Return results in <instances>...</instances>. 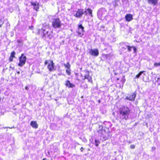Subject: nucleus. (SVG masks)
I'll return each mask as SVG.
<instances>
[{
    "label": "nucleus",
    "mask_w": 160,
    "mask_h": 160,
    "mask_svg": "<svg viewBox=\"0 0 160 160\" xmlns=\"http://www.w3.org/2000/svg\"><path fill=\"white\" fill-rule=\"evenodd\" d=\"M3 22L1 20H0V28L2 26L3 24Z\"/></svg>",
    "instance_id": "obj_23"
},
{
    "label": "nucleus",
    "mask_w": 160,
    "mask_h": 160,
    "mask_svg": "<svg viewBox=\"0 0 160 160\" xmlns=\"http://www.w3.org/2000/svg\"><path fill=\"white\" fill-rule=\"evenodd\" d=\"M15 52L14 51H13L12 52L10 56L13 58L15 57Z\"/></svg>",
    "instance_id": "obj_20"
},
{
    "label": "nucleus",
    "mask_w": 160,
    "mask_h": 160,
    "mask_svg": "<svg viewBox=\"0 0 160 160\" xmlns=\"http://www.w3.org/2000/svg\"><path fill=\"white\" fill-rule=\"evenodd\" d=\"M99 128H100V130L99 131H98V132L99 133H102V132L101 129H102V127L101 126H99Z\"/></svg>",
    "instance_id": "obj_22"
},
{
    "label": "nucleus",
    "mask_w": 160,
    "mask_h": 160,
    "mask_svg": "<svg viewBox=\"0 0 160 160\" xmlns=\"http://www.w3.org/2000/svg\"><path fill=\"white\" fill-rule=\"evenodd\" d=\"M135 146L133 145H132L130 146V148L132 149H134L135 148Z\"/></svg>",
    "instance_id": "obj_27"
},
{
    "label": "nucleus",
    "mask_w": 160,
    "mask_h": 160,
    "mask_svg": "<svg viewBox=\"0 0 160 160\" xmlns=\"http://www.w3.org/2000/svg\"><path fill=\"white\" fill-rule=\"evenodd\" d=\"M66 72L69 75L71 74V69H67L66 70Z\"/></svg>",
    "instance_id": "obj_18"
},
{
    "label": "nucleus",
    "mask_w": 160,
    "mask_h": 160,
    "mask_svg": "<svg viewBox=\"0 0 160 160\" xmlns=\"http://www.w3.org/2000/svg\"><path fill=\"white\" fill-rule=\"evenodd\" d=\"M85 79H87L88 80V82H92V80L91 77L90 76L88 72H86L84 76V78L83 79L84 80Z\"/></svg>",
    "instance_id": "obj_7"
},
{
    "label": "nucleus",
    "mask_w": 160,
    "mask_h": 160,
    "mask_svg": "<svg viewBox=\"0 0 160 160\" xmlns=\"http://www.w3.org/2000/svg\"><path fill=\"white\" fill-rule=\"evenodd\" d=\"M125 18L127 21L130 22L133 19V16L131 14H128L126 15Z\"/></svg>",
    "instance_id": "obj_9"
},
{
    "label": "nucleus",
    "mask_w": 160,
    "mask_h": 160,
    "mask_svg": "<svg viewBox=\"0 0 160 160\" xmlns=\"http://www.w3.org/2000/svg\"><path fill=\"white\" fill-rule=\"evenodd\" d=\"M52 25L54 28H60L61 24L59 19V18L54 19L52 22Z\"/></svg>",
    "instance_id": "obj_3"
},
{
    "label": "nucleus",
    "mask_w": 160,
    "mask_h": 160,
    "mask_svg": "<svg viewBox=\"0 0 160 160\" xmlns=\"http://www.w3.org/2000/svg\"><path fill=\"white\" fill-rule=\"evenodd\" d=\"M151 74H153V72H152L151 73Z\"/></svg>",
    "instance_id": "obj_35"
},
{
    "label": "nucleus",
    "mask_w": 160,
    "mask_h": 160,
    "mask_svg": "<svg viewBox=\"0 0 160 160\" xmlns=\"http://www.w3.org/2000/svg\"><path fill=\"white\" fill-rule=\"evenodd\" d=\"M17 73H18V74H20V72H19V71H18V72H17Z\"/></svg>",
    "instance_id": "obj_31"
},
{
    "label": "nucleus",
    "mask_w": 160,
    "mask_h": 160,
    "mask_svg": "<svg viewBox=\"0 0 160 160\" xmlns=\"http://www.w3.org/2000/svg\"><path fill=\"white\" fill-rule=\"evenodd\" d=\"M65 85L69 88H73L75 86L74 85L71 83L68 80H67L65 82Z\"/></svg>",
    "instance_id": "obj_11"
},
{
    "label": "nucleus",
    "mask_w": 160,
    "mask_h": 160,
    "mask_svg": "<svg viewBox=\"0 0 160 160\" xmlns=\"http://www.w3.org/2000/svg\"><path fill=\"white\" fill-rule=\"evenodd\" d=\"M136 96V95L135 93H133L132 95L130 96L129 97H127L126 99L130 101H133L134 100Z\"/></svg>",
    "instance_id": "obj_14"
},
{
    "label": "nucleus",
    "mask_w": 160,
    "mask_h": 160,
    "mask_svg": "<svg viewBox=\"0 0 160 160\" xmlns=\"http://www.w3.org/2000/svg\"><path fill=\"white\" fill-rule=\"evenodd\" d=\"M134 50H135L136 48H135V47H134Z\"/></svg>",
    "instance_id": "obj_34"
},
{
    "label": "nucleus",
    "mask_w": 160,
    "mask_h": 160,
    "mask_svg": "<svg viewBox=\"0 0 160 160\" xmlns=\"http://www.w3.org/2000/svg\"><path fill=\"white\" fill-rule=\"evenodd\" d=\"M158 0H148V2L149 3H151L154 5H156L157 3Z\"/></svg>",
    "instance_id": "obj_16"
},
{
    "label": "nucleus",
    "mask_w": 160,
    "mask_h": 160,
    "mask_svg": "<svg viewBox=\"0 0 160 160\" xmlns=\"http://www.w3.org/2000/svg\"><path fill=\"white\" fill-rule=\"evenodd\" d=\"M157 82H159V85H160V78H158V80L157 81Z\"/></svg>",
    "instance_id": "obj_28"
},
{
    "label": "nucleus",
    "mask_w": 160,
    "mask_h": 160,
    "mask_svg": "<svg viewBox=\"0 0 160 160\" xmlns=\"http://www.w3.org/2000/svg\"><path fill=\"white\" fill-rule=\"evenodd\" d=\"M31 5L34 7V9L37 11L39 8V3L37 2H31Z\"/></svg>",
    "instance_id": "obj_10"
},
{
    "label": "nucleus",
    "mask_w": 160,
    "mask_h": 160,
    "mask_svg": "<svg viewBox=\"0 0 160 160\" xmlns=\"http://www.w3.org/2000/svg\"><path fill=\"white\" fill-rule=\"evenodd\" d=\"M64 65L67 69H70V65L69 62H67L66 64H64Z\"/></svg>",
    "instance_id": "obj_17"
},
{
    "label": "nucleus",
    "mask_w": 160,
    "mask_h": 160,
    "mask_svg": "<svg viewBox=\"0 0 160 160\" xmlns=\"http://www.w3.org/2000/svg\"><path fill=\"white\" fill-rule=\"evenodd\" d=\"M38 33L39 34V31H38Z\"/></svg>",
    "instance_id": "obj_36"
},
{
    "label": "nucleus",
    "mask_w": 160,
    "mask_h": 160,
    "mask_svg": "<svg viewBox=\"0 0 160 160\" xmlns=\"http://www.w3.org/2000/svg\"><path fill=\"white\" fill-rule=\"evenodd\" d=\"M127 47H128V50L129 51H131L132 47L130 46H127Z\"/></svg>",
    "instance_id": "obj_26"
},
{
    "label": "nucleus",
    "mask_w": 160,
    "mask_h": 160,
    "mask_svg": "<svg viewBox=\"0 0 160 160\" xmlns=\"http://www.w3.org/2000/svg\"><path fill=\"white\" fill-rule=\"evenodd\" d=\"M83 148L82 147L80 149V150L81 152H83Z\"/></svg>",
    "instance_id": "obj_30"
},
{
    "label": "nucleus",
    "mask_w": 160,
    "mask_h": 160,
    "mask_svg": "<svg viewBox=\"0 0 160 160\" xmlns=\"http://www.w3.org/2000/svg\"><path fill=\"white\" fill-rule=\"evenodd\" d=\"M98 102H100V101H99Z\"/></svg>",
    "instance_id": "obj_38"
},
{
    "label": "nucleus",
    "mask_w": 160,
    "mask_h": 160,
    "mask_svg": "<svg viewBox=\"0 0 160 160\" xmlns=\"http://www.w3.org/2000/svg\"><path fill=\"white\" fill-rule=\"evenodd\" d=\"M96 146H98V144H96Z\"/></svg>",
    "instance_id": "obj_33"
},
{
    "label": "nucleus",
    "mask_w": 160,
    "mask_h": 160,
    "mask_svg": "<svg viewBox=\"0 0 160 160\" xmlns=\"http://www.w3.org/2000/svg\"><path fill=\"white\" fill-rule=\"evenodd\" d=\"M89 53L91 55L94 56H97L99 54V51L97 49H91Z\"/></svg>",
    "instance_id": "obj_6"
},
{
    "label": "nucleus",
    "mask_w": 160,
    "mask_h": 160,
    "mask_svg": "<svg viewBox=\"0 0 160 160\" xmlns=\"http://www.w3.org/2000/svg\"><path fill=\"white\" fill-rule=\"evenodd\" d=\"M84 28L82 24H80L78 25V35L80 37H82L83 35L84 32Z\"/></svg>",
    "instance_id": "obj_5"
},
{
    "label": "nucleus",
    "mask_w": 160,
    "mask_h": 160,
    "mask_svg": "<svg viewBox=\"0 0 160 160\" xmlns=\"http://www.w3.org/2000/svg\"><path fill=\"white\" fill-rule=\"evenodd\" d=\"M154 67H157L158 66H160V62L155 63H154Z\"/></svg>",
    "instance_id": "obj_21"
},
{
    "label": "nucleus",
    "mask_w": 160,
    "mask_h": 160,
    "mask_svg": "<svg viewBox=\"0 0 160 160\" xmlns=\"http://www.w3.org/2000/svg\"><path fill=\"white\" fill-rule=\"evenodd\" d=\"M47 34L48 37L50 39L52 38L53 37L52 32V31H47Z\"/></svg>",
    "instance_id": "obj_15"
},
{
    "label": "nucleus",
    "mask_w": 160,
    "mask_h": 160,
    "mask_svg": "<svg viewBox=\"0 0 160 160\" xmlns=\"http://www.w3.org/2000/svg\"><path fill=\"white\" fill-rule=\"evenodd\" d=\"M83 13V11L82 9H78L75 16L77 18H80L82 17Z\"/></svg>",
    "instance_id": "obj_8"
},
{
    "label": "nucleus",
    "mask_w": 160,
    "mask_h": 160,
    "mask_svg": "<svg viewBox=\"0 0 160 160\" xmlns=\"http://www.w3.org/2000/svg\"><path fill=\"white\" fill-rule=\"evenodd\" d=\"M48 64L47 68L50 72H52L54 70V63L52 60H46L45 64L46 65Z\"/></svg>",
    "instance_id": "obj_2"
},
{
    "label": "nucleus",
    "mask_w": 160,
    "mask_h": 160,
    "mask_svg": "<svg viewBox=\"0 0 160 160\" xmlns=\"http://www.w3.org/2000/svg\"><path fill=\"white\" fill-rule=\"evenodd\" d=\"M82 98H83V96H82Z\"/></svg>",
    "instance_id": "obj_37"
},
{
    "label": "nucleus",
    "mask_w": 160,
    "mask_h": 160,
    "mask_svg": "<svg viewBox=\"0 0 160 160\" xmlns=\"http://www.w3.org/2000/svg\"><path fill=\"white\" fill-rule=\"evenodd\" d=\"M29 28L31 30H32L33 28V26H31L29 27Z\"/></svg>",
    "instance_id": "obj_29"
},
{
    "label": "nucleus",
    "mask_w": 160,
    "mask_h": 160,
    "mask_svg": "<svg viewBox=\"0 0 160 160\" xmlns=\"http://www.w3.org/2000/svg\"><path fill=\"white\" fill-rule=\"evenodd\" d=\"M30 125L32 127L35 128H38V125L36 121H31L30 123Z\"/></svg>",
    "instance_id": "obj_13"
},
{
    "label": "nucleus",
    "mask_w": 160,
    "mask_h": 160,
    "mask_svg": "<svg viewBox=\"0 0 160 160\" xmlns=\"http://www.w3.org/2000/svg\"><path fill=\"white\" fill-rule=\"evenodd\" d=\"M107 134H108L107 136L106 137L104 138H105V139H108L110 136V135L109 133H108Z\"/></svg>",
    "instance_id": "obj_24"
},
{
    "label": "nucleus",
    "mask_w": 160,
    "mask_h": 160,
    "mask_svg": "<svg viewBox=\"0 0 160 160\" xmlns=\"http://www.w3.org/2000/svg\"><path fill=\"white\" fill-rule=\"evenodd\" d=\"M144 72V71H141L136 76V78H138L141 74Z\"/></svg>",
    "instance_id": "obj_19"
},
{
    "label": "nucleus",
    "mask_w": 160,
    "mask_h": 160,
    "mask_svg": "<svg viewBox=\"0 0 160 160\" xmlns=\"http://www.w3.org/2000/svg\"><path fill=\"white\" fill-rule=\"evenodd\" d=\"M25 88H26V89H28V88L27 87H26Z\"/></svg>",
    "instance_id": "obj_32"
},
{
    "label": "nucleus",
    "mask_w": 160,
    "mask_h": 160,
    "mask_svg": "<svg viewBox=\"0 0 160 160\" xmlns=\"http://www.w3.org/2000/svg\"><path fill=\"white\" fill-rule=\"evenodd\" d=\"M119 112L122 118L127 120L128 118V115L130 113V110L127 107H124L120 108Z\"/></svg>",
    "instance_id": "obj_1"
},
{
    "label": "nucleus",
    "mask_w": 160,
    "mask_h": 160,
    "mask_svg": "<svg viewBox=\"0 0 160 160\" xmlns=\"http://www.w3.org/2000/svg\"><path fill=\"white\" fill-rule=\"evenodd\" d=\"M92 11L90 8H88L84 12V13H86V15H87L88 14H89L92 17Z\"/></svg>",
    "instance_id": "obj_12"
},
{
    "label": "nucleus",
    "mask_w": 160,
    "mask_h": 160,
    "mask_svg": "<svg viewBox=\"0 0 160 160\" xmlns=\"http://www.w3.org/2000/svg\"><path fill=\"white\" fill-rule=\"evenodd\" d=\"M13 58L12 57H11V56H10L9 58V60L10 61V62H12L13 61Z\"/></svg>",
    "instance_id": "obj_25"
},
{
    "label": "nucleus",
    "mask_w": 160,
    "mask_h": 160,
    "mask_svg": "<svg viewBox=\"0 0 160 160\" xmlns=\"http://www.w3.org/2000/svg\"><path fill=\"white\" fill-rule=\"evenodd\" d=\"M19 62L18 64V65L20 67H22L25 63L26 60V58L24 56L23 54H22L20 57H19Z\"/></svg>",
    "instance_id": "obj_4"
}]
</instances>
